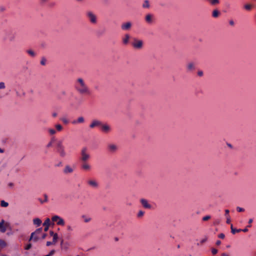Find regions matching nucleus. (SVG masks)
Instances as JSON below:
<instances>
[{
	"instance_id": "c756f323",
	"label": "nucleus",
	"mask_w": 256,
	"mask_h": 256,
	"mask_svg": "<svg viewBox=\"0 0 256 256\" xmlns=\"http://www.w3.org/2000/svg\"><path fill=\"white\" fill-rule=\"evenodd\" d=\"M44 199L42 200L40 198H38V200L40 202L41 204H43L44 202H46L48 201V197L46 194H44Z\"/></svg>"
},
{
	"instance_id": "603ef678",
	"label": "nucleus",
	"mask_w": 256,
	"mask_h": 256,
	"mask_svg": "<svg viewBox=\"0 0 256 256\" xmlns=\"http://www.w3.org/2000/svg\"><path fill=\"white\" fill-rule=\"evenodd\" d=\"M252 221H253V220L252 218L249 220H248L249 225L247 227L250 228L251 226L250 224L252 222Z\"/></svg>"
},
{
	"instance_id": "c03bdc74",
	"label": "nucleus",
	"mask_w": 256,
	"mask_h": 256,
	"mask_svg": "<svg viewBox=\"0 0 256 256\" xmlns=\"http://www.w3.org/2000/svg\"><path fill=\"white\" fill-rule=\"evenodd\" d=\"M218 252V250L214 248H212V254H216Z\"/></svg>"
},
{
	"instance_id": "052dcab7",
	"label": "nucleus",
	"mask_w": 256,
	"mask_h": 256,
	"mask_svg": "<svg viewBox=\"0 0 256 256\" xmlns=\"http://www.w3.org/2000/svg\"><path fill=\"white\" fill-rule=\"evenodd\" d=\"M221 256H230L228 254L226 253H222Z\"/></svg>"
},
{
	"instance_id": "6e6d98bb",
	"label": "nucleus",
	"mask_w": 256,
	"mask_h": 256,
	"mask_svg": "<svg viewBox=\"0 0 256 256\" xmlns=\"http://www.w3.org/2000/svg\"><path fill=\"white\" fill-rule=\"evenodd\" d=\"M54 244V242H47L46 244V246H50L51 244Z\"/></svg>"
},
{
	"instance_id": "72a5a7b5",
	"label": "nucleus",
	"mask_w": 256,
	"mask_h": 256,
	"mask_svg": "<svg viewBox=\"0 0 256 256\" xmlns=\"http://www.w3.org/2000/svg\"><path fill=\"white\" fill-rule=\"evenodd\" d=\"M48 132L50 135H54L56 134V130L54 128H48Z\"/></svg>"
},
{
	"instance_id": "3c124183",
	"label": "nucleus",
	"mask_w": 256,
	"mask_h": 256,
	"mask_svg": "<svg viewBox=\"0 0 256 256\" xmlns=\"http://www.w3.org/2000/svg\"><path fill=\"white\" fill-rule=\"evenodd\" d=\"M229 212H230V211L228 210H225V216H226L227 218V216H229Z\"/></svg>"
},
{
	"instance_id": "13d9d810",
	"label": "nucleus",
	"mask_w": 256,
	"mask_h": 256,
	"mask_svg": "<svg viewBox=\"0 0 256 256\" xmlns=\"http://www.w3.org/2000/svg\"><path fill=\"white\" fill-rule=\"evenodd\" d=\"M248 231V229L247 228H244V229H242V232H246Z\"/></svg>"
},
{
	"instance_id": "4d7b16f0",
	"label": "nucleus",
	"mask_w": 256,
	"mask_h": 256,
	"mask_svg": "<svg viewBox=\"0 0 256 256\" xmlns=\"http://www.w3.org/2000/svg\"><path fill=\"white\" fill-rule=\"evenodd\" d=\"M216 244L217 245V246H219L221 244V242L220 240H218L216 242Z\"/></svg>"
},
{
	"instance_id": "79ce46f5",
	"label": "nucleus",
	"mask_w": 256,
	"mask_h": 256,
	"mask_svg": "<svg viewBox=\"0 0 256 256\" xmlns=\"http://www.w3.org/2000/svg\"><path fill=\"white\" fill-rule=\"evenodd\" d=\"M236 210L238 212H243L244 210V208H240V207H239V206H238L236 208Z\"/></svg>"
},
{
	"instance_id": "a878e982",
	"label": "nucleus",
	"mask_w": 256,
	"mask_h": 256,
	"mask_svg": "<svg viewBox=\"0 0 256 256\" xmlns=\"http://www.w3.org/2000/svg\"><path fill=\"white\" fill-rule=\"evenodd\" d=\"M220 14V12L218 10H214L212 12V16L214 18H218Z\"/></svg>"
},
{
	"instance_id": "37998d69",
	"label": "nucleus",
	"mask_w": 256,
	"mask_h": 256,
	"mask_svg": "<svg viewBox=\"0 0 256 256\" xmlns=\"http://www.w3.org/2000/svg\"><path fill=\"white\" fill-rule=\"evenodd\" d=\"M83 218H84V221L85 222H90L91 220V218H90L85 217L84 216H83Z\"/></svg>"
},
{
	"instance_id": "423d86ee",
	"label": "nucleus",
	"mask_w": 256,
	"mask_h": 256,
	"mask_svg": "<svg viewBox=\"0 0 256 256\" xmlns=\"http://www.w3.org/2000/svg\"><path fill=\"white\" fill-rule=\"evenodd\" d=\"M143 45V42L142 40H139L134 38V42L132 43V46L136 49H140L142 48Z\"/></svg>"
},
{
	"instance_id": "aec40b11",
	"label": "nucleus",
	"mask_w": 256,
	"mask_h": 256,
	"mask_svg": "<svg viewBox=\"0 0 256 256\" xmlns=\"http://www.w3.org/2000/svg\"><path fill=\"white\" fill-rule=\"evenodd\" d=\"M42 222V220L38 218H36L33 220L34 224L36 225L37 226H40Z\"/></svg>"
},
{
	"instance_id": "9d476101",
	"label": "nucleus",
	"mask_w": 256,
	"mask_h": 256,
	"mask_svg": "<svg viewBox=\"0 0 256 256\" xmlns=\"http://www.w3.org/2000/svg\"><path fill=\"white\" fill-rule=\"evenodd\" d=\"M140 202L142 206L146 209H150L152 208V206L150 204L148 203V202L147 200L144 198H142L140 200Z\"/></svg>"
},
{
	"instance_id": "7c9ffc66",
	"label": "nucleus",
	"mask_w": 256,
	"mask_h": 256,
	"mask_svg": "<svg viewBox=\"0 0 256 256\" xmlns=\"http://www.w3.org/2000/svg\"><path fill=\"white\" fill-rule=\"evenodd\" d=\"M8 206V202H5L4 200H2L0 201V206L2 207L6 208V207Z\"/></svg>"
},
{
	"instance_id": "4be33fe9",
	"label": "nucleus",
	"mask_w": 256,
	"mask_h": 256,
	"mask_svg": "<svg viewBox=\"0 0 256 256\" xmlns=\"http://www.w3.org/2000/svg\"><path fill=\"white\" fill-rule=\"evenodd\" d=\"M60 120H61L64 124H68L70 121L68 119V118L64 116H62L60 118Z\"/></svg>"
},
{
	"instance_id": "09e8293b",
	"label": "nucleus",
	"mask_w": 256,
	"mask_h": 256,
	"mask_svg": "<svg viewBox=\"0 0 256 256\" xmlns=\"http://www.w3.org/2000/svg\"><path fill=\"white\" fill-rule=\"evenodd\" d=\"M32 248V244H28L25 247V250H28Z\"/></svg>"
},
{
	"instance_id": "f257e3e1",
	"label": "nucleus",
	"mask_w": 256,
	"mask_h": 256,
	"mask_svg": "<svg viewBox=\"0 0 256 256\" xmlns=\"http://www.w3.org/2000/svg\"><path fill=\"white\" fill-rule=\"evenodd\" d=\"M76 90L80 94L90 95V90L82 78H78L74 83Z\"/></svg>"
},
{
	"instance_id": "f03ea898",
	"label": "nucleus",
	"mask_w": 256,
	"mask_h": 256,
	"mask_svg": "<svg viewBox=\"0 0 256 256\" xmlns=\"http://www.w3.org/2000/svg\"><path fill=\"white\" fill-rule=\"evenodd\" d=\"M56 150L59 154L60 157L64 158L66 156V152L65 151L64 146L63 145V142L62 140H59L57 142L56 145Z\"/></svg>"
},
{
	"instance_id": "412c9836",
	"label": "nucleus",
	"mask_w": 256,
	"mask_h": 256,
	"mask_svg": "<svg viewBox=\"0 0 256 256\" xmlns=\"http://www.w3.org/2000/svg\"><path fill=\"white\" fill-rule=\"evenodd\" d=\"M187 70L189 71L192 70L194 69V65L192 62H190L187 64Z\"/></svg>"
},
{
	"instance_id": "4468645a",
	"label": "nucleus",
	"mask_w": 256,
	"mask_h": 256,
	"mask_svg": "<svg viewBox=\"0 0 256 256\" xmlns=\"http://www.w3.org/2000/svg\"><path fill=\"white\" fill-rule=\"evenodd\" d=\"M132 24L130 22H124L122 24L121 28L123 30H128L130 29Z\"/></svg>"
},
{
	"instance_id": "cd10ccee",
	"label": "nucleus",
	"mask_w": 256,
	"mask_h": 256,
	"mask_svg": "<svg viewBox=\"0 0 256 256\" xmlns=\"http://www.w3.org/2000/svg\"><path fill=\"white\" fill-rule=\"evenodd\" d=\"M66 92L65 90H62L58 95V98L61 99L64 96H66Z\"/></svg>"
},
{
	"instance_id": "ddd939ff",
	"label": "nucleus",
	"mask_w": 256,
	"mask_h": 256,
	"mask_svg": "<svg viewBox=\"0 0 256 256\" xmlns=\"http://www.w3.org/2000/svg\"><path fill=\"white\" fill-rule=\"evenodd\" d=\"M74 170V167H72L69 165H66L63 170V172L66 174H70L73 172Z\"/></svg>"
},
{
	"instance_id": "6e6552de",
	"label": "nucleus",
	"mask_w": 256,
	"mask_h": 256,
	"mask_svg": "<svg viewBox=\"0 0 256 256\" xmlns=\"http://www.w3.org/2000/svg\"><path fill=\"white\" fill-rule=\"evenodd\" d=\"M145 20L147 24H152L154 22V17L153 14H148L145 16Z\"/></svg>"
},
{
	"instance_id": "bf43d9fd",
	"label": "nucleus",
	"mask_w": 256,
	"mask_h": 256,
	"mask_svg": "<svg viewBox=\"0 0 256 256\" xmlns=\"http://www.w3.org/2000/svg\"><path fill=\"white\" fill-rule=\"evenodd\" d=\"M202 74H203L202 72L200 71V72H198V75L199 76H202Z\"/></svg>"
},
{
	"instance_id": "a18cd8bd",
	"label": "nucleus",
	"mask_w": 256,
	"mask_h": 256,
	"mask_svg": "<svg viewBox=\"0 0 256 256\" xmlns=\"http://www.w3.org/2000/svg\"><path fill=\"white\" fill-rule=\"evenodd\" d=\"M251 8H252V6L250 4H246L244 6V8L246 10H250L251 9Z\"/></svg>"
},
{
	"instance_id": "de8ad7c7",
	"label": "nucleus",
	"mask_w": 256,
	"mask_h": 256,
	"mask_svg": "<svg viewBox=\"0 0 256 256\" xmlns=\"http://www.w3.org/2000/svg\"><path fill=\"white\" fill-rule=\"evenodd\" d=\"M218 237L220 238L224 239L225 237V235L223 233H221L218 234Z\"/></svg>"
},
{
	"instance_id": "7ed1b4c3",
	"label": "nucleus",
	"mask_w": 256,
	"mask_h": 256,
	"mask_svg": "<svg viewBox=\"0 0 256 256\" xmlns=\"http://www.w3.org/2000/svg\"><path fill=\"white\" fill-rule=\"evenodd\" d=\"M80 154V160L82 162H87L90 159V156L86 147H84L82 148Z\"/></svg>"
},
{
	"instance_id": "2f4dec72",
	"label": "nucleus",
	"mask_w": 256,
	"mask_h": 256,
	"mask_svg": "<svg viewBox=\"0 0 256 256\" xmlns=\"http://www.w3.org/2000/svg\"><path fill=\"white\" fill-rule=\"evenodd\" d=\"M55 128L58 132H60L62 130V126L60 124H56L55 125Z\"/></svg>"
},
{
	"instance_id": "9b49d317",
	"label": "nucleus",
	"mask_w": 256,
	"mask_h": 256,
	"mask_svg": "<svg viewBox=\"0 0 256 256\" xmlns=\"http://www.w3.org/2000/svg\"><path fill=\"white\" fill-rule=\"evenodd\" d=\"M81 168L85 171H89L91 170L90 165L86 162H82L80 164Z\"/></svg>"
},
{
	"instance_id": "e433bc0d",
	"label": "nucleus",
	"mask_w": 256,
	"mask_h": 256,
	"mask_svg": "<svg viewBox=\"0 0 256 256\" xmlns=\"http://www.w3.org/2000/svg\"><path fill=\"white\" fill-rule=\"evenodd\" d=\"M144 212L142 211V210H140L138 212V217H142L144 216Z\"/></svg>"
},
{
	"instance_id": "f8f14e48",
	"label": "nucleus",
	"mask_w": 256,
	"mask_h": 256,
	"mask_svg": "<svg viewBox=\"0 0 256 256\" xmlns=\"http://www.w3.org/2000/svg\"><path fill=\"white\" fill-rule=\"evenodd\" d=\"M108 150L110 153H114L118 150L117 145L110 144L108 145Z\"/></svg>"
},
{
	"instance_id": "6ab92c4d",
	"label": "nucleus",
	"mask_w": 256,
	"mask_h": 256,
	"mask_svg": "<svg viewBox=\"0 0 256 256\" xmlns=\"http://www.w3.org/2000/svg\"><path fill=\"white\" fill-rule=\"evenodd\" d=\"M84 122V119L82 116H80L76 120H73L72 123L74 124H82Z\"/></svg>"
},
{
	"instance_id": "e2e57ef3",
	"label": "nucleus",
	"mask_w": 256,
	"mask_h": 256,
	"mask_svg": "<svg viewBox=\"0 0 256 256\" xmlns=\"http://www.w3.org/2000/svg\"><path fill=\"white\" fill-rule=\"evenodd\" d=\"M8 186L10 187H12L14 186V184L12 182H10L8 184Z\"/></svg>"
},
{
	"instance_id": "864d4df0",
	"label": "nucleus",
	"mask_w": 256,
	"mask_h": 256,
	"mask_svg": "<svg viewBox=\"0 0 256 256\" xmlns=\"http://www.w3.org/2000/svg\"><path fill=\"white\" fill-rule=\"evenodd\" d=\"M32 240H34V241L36 242L38 240V238L36 236H33V238Z\"/></svg>"
},
{
	"instance_id": "c9c22d12",
	"label": "nucleus",
	"mask_w": 256,
	"mask_h": 256,
	"mask_svg": "<svg viewBox=\"0 0 256 256\" xmlns=\"http://www.w3.org/2000/svg\"><path fill=\"white\" fill-rule=\"evenodd\" d=\"M207 240H208V238L206 237L205 238L202 239L200 241V243H198L197 244V245L198 246H199L200 244H203L204 243L206 242V241H207Z\"/></svg>"
},
{
	"instance_id": "4c0bfd02",
	"label": "nucleus",
	"mask_w": 256,
	"mask_h": 256,
	"mask_svg": "<svg viewBox=\"0 0 256 256\" xmlns=\"http://www.w3.org/2000/svg\"><path fill=\"white\" fill-rule=\"evenodd\" d=\"M55 253V250H52L48 254L44 256H52Z\"/></svg>"
},
{
	"instance_id": "338daca9",
	"label": "nucleus",
	"mask_w": 256,
	"mask_h": 256,
	"mask_svg": "<svg viewBox=\"0 0 256 256\" xmlns=\"http://www.w3.org/2000/svg\"><path fill=\"white\" fill-rule=\"evenodd\" d=\"M14 36H11L10 38V40H11V41L13 40H14Z\"/></svg>"
},
{
	"instance_id": "680f3d73",
	"label": "nucleus",
	"mask_w": 256,
	"mask_h": 256,
	"mask_svg": "<svg viewBox=\"0 0 256 256\" xmlns=\"http://www.w3.org/2000/svg\"><path fill=\"white\" fill-rule=\"evenodd\" d=\"M52 142H50L48 144V145H47V147H48V148L50 147V146H52Z\"/></svg>"
},
{
	"instance_id": "b1692460",
	"label": "nucleus",
	"mask_w": 256,
	"mask_h": 256,
	"mask_svg": "<svg viewBox=\"0 0 256 256\" xmlns=\"http://www.w3.org/2000/svg\"><path fill=\"white\" fill-rule=\"evenodd\" d=\"M230 228L231 232L234 234L236 232H242V229H236L234 228L232 224H231Z\"/></svg>"
},
{
	"instance_id": "69168bd1",
	"label": "nucleus",
	"mask_w": 256,
	"mask_h": 256,
	"mask_svg": "<svg viewBox=\"0 0 256 256\" xmlns=\"http://www.w3.org/2000/svg\"><path fill=\"white\" fill-rule=\"evenodd\" d=\"M50 236H54V234H55L52 231H50Z\"/></svg>"
},
{
	"instance_id": "dca6fc26",
	"label": "nucleus",
	"mask_w": 256,
	"mask_h": 256,
	"mask_svg": "<svg viewBox=\"0 0 256 256\" xmlns=\"http://www.w3.org/2000/svg\"><path fill=\"white\" fill-rule=\"evenodd\" d=\"M102 130L104 133H108L111 130L110 126L108 124H103L102 123L100 126Z\"/></svg>"
},
{
	"instance_id": "f704fd0d",
	"label": "nucleus",
	"mask_w": 256,
	"mask_h": 256,
	"mask_svg": "<svg viewBox=\"0 0 256 256\" xmlns=\"http://www.w3.org/2000/svg\"><path fill=\"white\" fill-rule=\"evenodd\" d=\"M58 238V234L56 233H55V234H54V236H53L52 242H54V244H55Z\"/></svg>"
},
{
	"instance_id": "8fccbe9b",
	"label": "nucleus",
	"mask_w": 256,
	"mask_h": 256,
	"mask_svg": "<svg viewBox=\"0 0 256 256\" xmlns=\"http://www.w3.org/2000/svg\"><path fill=\"white\" fill-rule=\"evenodd\" d=\"M231 222L230 218V216H228L226 218V222L228 224H230Z\"/></svg>"
},
{
	"instance_id": "a211bd4d",
	"label": "nucleus",
	"mask_w": 256,
	"mask_h": 256,
	"mask_svg": "<svg viewBox=\"0 0 256 256\" xmlns=\"http://www.w3.org/2000/svg\"><path fill=\"white\" fill-rule=\"evenodd\" d=\"M210 5L215 6L220 4V0H205Z\"/></svg>"
},
{
	"instance_id": "c85d7f7f",
	"label": "nucleus",
	"mask_w": 256,
	"mask_h": 256,
	"mask_svg": "<svg viewBox=\"0 0 256 256\" xmlns=\"http://www.w3.org/2000/svg\"><path fill=\"white\" fill-rule=\"evenodd\" d=\"M6 246V242L2 239H0V248H4Z\"/></svg>"
},
{
	"instance_id": "473e14b6",
	"label": "nucleus",
	"mask_w": 256,
	"mask_h": 256,
	"mask_svg": "<svg viewBox=\"0 0 256 256\" xmlns=\"http://www.w3.org/2000/svg\"><path fill=\"white\" fill-rule=\"evenodd\" d=\"M144 8H148L150 7L149 2L148 0H146L142 4Z\"/></svg>"
},
{
	"instance_id": "39448f33",
	"label": "nucleus",
	"mask_w": 256,
	"mask_h": 256,
	"mask_svg": "<svg viewBox=\"0 0 256 256\" xmlns=\"http://www.w3.org/2000/svg\"><path fill=\"white\" fill-rule=\"evenodd\" d=\"M52 220L56 222L58 226H64V221L63 218L58 216L55 215L52 218Z\"/></svg>"
},
{
	"instance_id": "2eb2a0df",
	"label": "nucleus",
	"mask_w": 256,
	"mask_h": 256,
	"mask_svg": "<svg viewBox=\"0 0 256 256\" xmlns=\"http://www.w3.org/2000/svg\"><path fill=\"white\" fill-rule=\"evenodd\" d=\"M102 122L97 120H94L92 121L91 124H90V128H94L96 126H100L102 125Z\"/></svg>"
},
{
	"instance_id": "5701e85b",
	"label": "nucleus",
	"mask_w": 256,
	"mask_h": 256,
	"mask_svg": "<svg viewBox=\"0 0 256 256\" xmlns=\"http://www.w3.org/2000/svg\"><path fill=\"white\" fill-rule=\"evenodd\" d=\"M129 39H130V36L128 34H126L124 36V38L122 40L124 44H128V41H129Z\"/></svg>"
},
{
	"instance_id": "1a4fd4ad",
	"label": "nucleus",
	"mask_w": 256,
	"mask_h": 256,
	"mask_svg": "<svg viewBox=\"0 0 256 256\" xmlns=\"http://www.w3.org/2000/svg\"><path fill=\"white\" fill-rule=\"evenodd\" d=\"M88 184L92 188H97L98 187V183L94 179H90L87 181Z\"/></svg>"
},
{
	"instance_id": "bb28decb",
	"label": "nucleus",
	"mask_w": 256,
	"mask_h": 256,
	"mask_svg": "<svg viewBox=\"0 0 256 256\" xmlns=\"http://www.w3.org/2000/svg\"><path fill=\"white\" fill-rule=\"evenodd\" d=\"M26 52L32 57L34 58L36 56V54L35 52L32 50H26Z\"/></svg>"
},
{
	"instance_id": "a19ab883",
	"label": "nucleus",
	"mask_w": 256,
	"mask_h": 256,
	"mask_svg": "<svg viewBox=\"0 0 256 256\" xmlns=\"http://www.w3.org/2000/svg\"><path fill=\"white\" fill-rule=\"evenodd\" d=\"M46 63V60L44 58H42L40 61V64L42 66H44Z\"/></svg>"
},
{
	"instance_id": "49530a36",
	"label": "nucleus",
	"mask_w": 256,
	"mask_h": 256,
	"mask_svg": "<svg viewBox=\"0 0 256 256\" xmlns=\"http://www.w3.org/2000/svg\"><path fill=\"white\" fill-rule=\"evenodd\" d=\"M66 228H67L68 230L70 232H72L73 230V228H72V226H70V225H68L66 226Z\"/></svg>"
},
{
	"instance_id": "ea45409f",
	"label": "nucleus",
	"mask_w": 256,
	"mask_h": 256,
	"mask_svg": "<svg viewBox=\"0 0 256 256\" xmlns=\"http://www.w3.org/2000/svg\"><path fill=\"white\" fill-rule=\"evenodd\" d=\"M5 88L4 83V82H0V89H4Z\"/></svg>"
},
{
	"instance_id": "0e129e2a",
	"label": "nucleus",
	"mask_w": 256,
	"mask_h": 256,
	"mask_svg": "<svg viewBox=\"0 0 256 256\" xmlns=\"http://www.w3.org/2000/svg\"><path fill=\"white\" fill-rule=\"evenodd\" d=\"M230 24L231 25V26H233L234 24V22L233 20H230Z\"/></svg>"
},
{
	"instance_id": "5fc2aeb1",
	"label": "nucleus",
	"mask_w": 256,
	"mask_h": 256,
	"mask_svg": "<svg viewBox=\"0 0 256 256\" xmlns=\"http://www.w3.org/2000/svg\"><path fill=\"white\" fill-rule=\"evenodd\" d=\"M58 116V114H57V112H53L52 113V117H54V118H56V116Z\"/></svg>"
},
{
	"instance_id": "20e7f679",
	"label": "nucleus",
	"mask_w": 256,
	"mask_h": 256,
	"mask_svg": "<svg viewBox=\"0 0 256 256\" xmlns=\"http://www.w3.org/2000/svg\"><path fill=\"white\" fill-rule=\"evenodd\" d=\"M86 16L92 24H95L97 22L96 16L92 12H86Z\"/></svg>"
},
{
	"instance_id": "0eeeda50",
	"label": "nucleus",
	"mask_w": 256,
	"mask_h": 256,
	"mask_svg": "<svg viewBox=\"0 0 256 256\" xmlns=\"http://www.w3.org/2000/svg\"><path fill=\"white\" fill-rule=\"evenodd\" d=\"M10 226V224L7 222H5L4 220H2L0 222V232H6V228Z\"/></svg>"
},
{
	"instance_id": "f3484780",
	"label": "nucleus",
	"mask_w": 256,
	"mask_h": 256,
	"mask_svg": "<svg viewBox=\"0 0 256 256\" xmlns=\"http://www.w3.org/2000/svg\"><path fill=\"white\" fill-rule=\"evenodd\" d=\"M50 219L49 218H46L43 224V226H44V230L45 232H46L48 230L49 228L50 225Z\"/></svg>"
},
{
	"instance_id": "393cba45",
	"label": "nucleus",
	"mask_w": 256,
	"mask_h": 256,
	"mask_svg": "<svg viewBox=\"0 0 256 256\" xmlns=\"http://www.w3.org/2000/svg\"><path fill=\"white\" fill-rule=\"evenodd\" d=\"M42 228H39L37 229L35 231V232H32V234H31V236H30V238L29 240H32V239L33 238V236L35 234L40 233L42 232Z\"/></svg>"
},
{
	"instance_id": "774afa93",
	"label": "nucleus",
	"mask_w": 256,
	"mask_h": 256,
	"mask_svg": "<svg viewBox=\"0 0 256 256\" xmlns=\"http://www.w3.org/2000/svg\"><path fill=\"white\" fill-rule=\"evenodd\" d=\"M46 234H44L42 235V238H44L46 237Z\"/></svg>"
},
{
	"instance_id": "58836bf2",
	"label": "nucleus",
	"mask_w": 256,
	"mask_h": 256,
	"mask_svg": "<svg viewBox=\"0 0 256 256\" xmlns=\"http://www.w3.org/2000/svg\"><path fill=\"white\" fill-rule=\"evenodd\" d=\"M210 218V216H206L202 218V220L204 221H206Z\"/></svg>"
}]
</instances>
